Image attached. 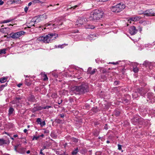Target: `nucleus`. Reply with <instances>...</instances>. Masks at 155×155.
I'll return each mask as SVG.
<instances>
[{
    "mask_svg": "<svg viewBox=\"0 0 155 155\" xmlns=\"http://www.w3.org/2000/svg\"><path fill=\"white\" fill-rule=\"evenodd\" d=\"M58 36L55 33H49L47 35H41L37 38V40L42 43L48 44L51 43L55 40Z\"/></svg>",
    "mask_w": 155,
    "mask_h": 155,
    "instance_id": "nucleus-1",
    "label": "nucleus"
},
{
    "mask_svg": "<svg viewBox=\"0 0 155 155\" xmlns=\"http://www.w3.org/2000/svg\"><path fill=\"white\" fill-rule=\"evenodd\" d=\"M71 91L76 94H82L88 91V84L87 83H83L79 86L72 87Z\"/></svg>",
    "mask_w": 155,
    "mask_h": 155,
    "instance_id": "nucleus-2",
    "label": "nucleus"
},
{
    "mask_svg": "<svg viewBox=\"0 0 155 155\" xmlns=\"http://www.w3.org/2000/svg\"><path fill=\"white\" fill-rule=\"evenodd\" d=\"M104 12L101 10L95 9L90 17L91 20L97 21L99 20L103 16Z\"/></svg>",
    "mask_w": 155,
    "mask_h": 155,
    "instance_id": "nucleus-3",
    "label": "nucleus"
},
{
    "mask_svg": "<svg viewBox=\"0 0 155 155\" xmlns=\"http://www.w3.org/2000/svg\"><path fill=\"white\" fill-rule=\"evenodd\" d=\"M125 8V5L123 2L118 3L115 6L111 7V10L112 12H119L124 9Z\"/></svg>",
    "mask_w": 155,
    "mask_h": 155,
    "instance_id": "nucleus-4",
    "label": "nucleus"
},
{
    "mask_svg": "<svg viewBox=\"0 0 155 155\" xmlns=\"http://www.w3.org/2000/svg\"><path fill=\"white\" fill-rule=\"evenodd\" d=\"M25 32L23 31H21L15 33H12L10 34L11 37L13 39L18 38L22 35H24Z\"/></svg>",
    "mask_w": 155,
    "mask_h": 155,
    "instance_id": "nucleus-5",
    "label": "nucleus"
},
{
    "mask_svg": "<svg viewBox=\"0 0 155 155\" xmlns=\"http://www.w3.org/2000/svg\"><path fill=\"white\" fill-rule=\"evenodd\" d=\"M47 18V16L46 15H43L42 16H41V17L40 18H38V19L35 20L34 21L33 20V21H31L30 23H29V25L30 27H29L30 28L32 26H35V23H38V22L40 20V19L41 18V19H46Z\"/></svg>",
    "mask_w": 155,
    "mask_h": 155,
    "instance_id": "nucleus-6",
    "label": "nucleus"
},
{
    "mask_svg": "<svg viewBox=\"0 0 155 155\" xmlns=\"http://www.w3.org/2000/svg\"><path fill=\"white\" fill-rule=\"evenodd\" d=\"M87 19L84 18H79L76 21L77 25H83L87 21Z\"/></svg>",
    "mask_w": 155,
    "mask_h": 155,
    "instance_id": "nucleus-7",
    "label": "nucleus"
},
{
    "mask_svg": "<svg viewBox=\"0 0 155 155\" xmlns=\"http://www.w3.org/2000/svg\"><path fill=\"white\" fill-rule=\"evenodd\" d=\"M129 33L131 35H134L137 33V30L134 26H131L129 30Z\"/></svg>",
    "mask_w": 155,
    "mask_h": 155,
    "instance_id": "nucleus-8",
    "label": "nucleus"
},
{
    "mask_svg": "<svg viewBox=\"0 0 155 155\" xmlns=\"http://www.w3.org/2000/svg\"><path fill=\"white\" fill-rule=\"evenodd\" d=\"M154 14L155 13H154L151 9L147 10L144 13V15L147 16L154 15Z\"/></svg>",
    "mask_w": 155,
    "mask_h": 155,
    "instance_id": "nucleus-9",
    "label": "nucleus"
},
{
    "mask_svg": "<svg viewBox=\"0 0 155 155\" xmlns=\"http://www.w3.org/2000/svg\"><path fill=\"white\" fill-rule=\"evenodd\" d=\"M140 17L135 16L131 17L128 20V22L130 23H131V21H136L139 20L141 18Z\"/></svg>",
    "mask_w": 155,
    "mask_h": 155,
    "instance_id": "nucleus-10",
    "label": "nucleus"
},
{
    "mask_svg": "<svg viewBox=\"0 0 155 155\" xmlns=\"http://www.w3.org/2000/svg\"><path fill=\"white\" fill-rule=\"evenodd\" d=\"M91 69V68H89L88 69L87 72L88 73L91 74H93L95 73L97 70L96 69H94L92 70Z\"/></svg>",
    "mask_w": 155,
    "mask_h": 155,
    "instance_id": "nucleus-11",
    "label": "nucleus"
},
{
    "mask_svg": "<svg viewBox=\"0 0 155 155\" xmlns=\"http://www.w3.org/2000/svg\"><path fill=\"white\" fill-rule=\"evenodd\" d=\"M42 109V108L41 106H38L34 107L32 110L33 112H34L37 111L41 110Z\"/></svg>",
    "mask_w": 155,
    "mask_h": 155,
    "instance_id": "nucleus-12",
    "label": "nucleus"
},
{
    "mask_svg": "<svg viewBox=\"0 0 155 155\" xmlns=\"http://www.w3.org/2000/svg\"><path fill=\"white\" fill-rule=\"evenodd\" d=\"M26 151V148L21 147L18 150V152L21 154H24Z\"/></svg>",
    "mask_w": 155,
    "mask_h": 155,
    "instance_id": "nucleus-13",
    "label": "nucleus"
},
{
    "mask_svg": "<svg viewBox=\"0 0 155 155\" xmlns=\"http://www.w3.org/2000/svg\"><path fill=\"white\" fill-rule=\"evenodd\" d=\"M28 101L30 102H34L35 98L32 95H31L29 96L27 98Z\"/></svg>",
    "mask_w": 155,
    "mask_h": 155,
    "instance_id": "nucleus-14",
    "label": "nucleus"
},
{
    "mask_svg": "<svg viewBox=\"0 0 155 155\" xmlns=\"http://www.w3.org/2000/svg\"><path fill=\"white\" fill-rule=\"evenodd\" d=\"M85 26L86 28L90 29H93L95 27L94 25L89 24H87Z\"/></svg>",
    "mask_w": 155,
    "mask_h": 155,
    "instance_id": "nucleus-15",
    "label": "nucleus"
},
{
    "mask_svg": "<svg viewBox=\"0 0 155 155\" xmlns=\"http://www.w3.org/2000/svg\"><path fill=\"white\" fill-rule=\"evenodd\" d=\"M8 78L7 77H4L0 78V82L3 83L5 82Z\"/></svg>",
    "mask_w": 155,
    "mask_h": 155,
    "instance_id": "nucleus-16",
    "label": "nucleus"
},
{
    "mask_svg": "<svg viewBox=\"0 0 155 155\" xmlns=\"http://www.w3.org/2000/svg\"><path fill=\"white\" fill-rule=\"evenodd\" d=\"M147 97L150 100H151L154 98L153 94L152 93H147Z\"/></svg>",
    "mask_w": 155,
    "mask_h": 155,
    "instance_id": "nucleus-17",
    "label": "nucleus"
},
{
    "mask_svg": "<svg viewBox=\"0 0 155 155\" xmlns=\"http://www.w3.org/2000/svg\"><path fill=\"white\" fill-rule=\"evenodd\" d=\"M15 101H14V103L17 104L18 103H19L21 102L20 101V100L21 99V98L20 97H16L15 98Z\"/></svg>",
    "mask_w": 155,
    "mask_h": 155,
    "instance_id": "nucleus-18",
    "label": "nucleus"
},
{
    "mask_svg": "<svg viewBox=\"0 0 155 155\" xmlns=\"http://www.w3.org/2000/svg\"><path fill=\"white\" fill-rule=\"evenodd\" d=\"M6 141L3 139H0V146H2L3 144H6Z\"/></svg>",
    "mask_w": 155,
    "mask_h": 155,
    "instance_id": "nucleus-19",
    "label": "nucleus"
},
{
    "mask_svg": "<svg viewBox=\"0 0 155 155\" xmlns=\"http://www.w3.org/2000/svg\"><path fill=\"white\" fill-rule=\"evenodd\" d=\"M14 111V109L12 107H10L8 110V114L9 115L12 114Z\"/></svg>",
    "mask_w": 155,
    "mask_h": 155,
    "instance_id": "nucleus-20",
    "label": "nucleus"
},
{
    "mask_svg": "<svg viewBox=\"0 0 155 155\" xmlns=\"http://www.w3.org/2000/svg\"><path fill=\"white\" fill-rule=\"evenodd\" d=\"M78 151V148H77L74 150L72 151L71 154L73 155H76Z\"/></svg>",
    "mask_w": 155,
    "mask_h": 155,
    "instance_id": "nucleus-21",
    "label": "nucleus"
},
{
    "mask_svg": "<svg viewBox=\"0 0 155 155\" xmlns=\"http://www.w3.org/2000/svg\"><path fill=\"white\" fill-rule=\"evenodd\" d=\"M13 19H9L6 20H5L3 21H1V23H7L10 21H11L13 20Z\"/></svg>",
    "mask_w": 155,
    "mask_h": 155,
    "instance_id": "nucleus-22",
    "label": "nucleus"
},
{
    "mask_svg": "<svg viewBox=\"0 0 155 155\" xmlns=\"http://www.w3.org/2000/svg\"><path fill=\"white\" fill-rule=\"evenodd\" d=\"M7 85V84L6 83L5 85H1V86L0 87V91H2L4 87L6 86Z\"/></svg>",
    "mask_w": 155,
    "mask_h": 155,
    "instance_id": "nucleus-23",
    "label": "nucleus"
},
{
    "mask_svg": "<svg viewBox=\"0 0 155 155\" xmlns=\"http://www.w3.org/2000/svg\"><path fill=\"white\" fill-rule=\"evenodd\" d=\"M133 97L134 98H136L138 96V95L137 92H135L132 94Z\"/></svg>",
    "mask_w": 155,
    "mask_h": 155,
    "instance_id": "nucleus-24",
    "label": "nucleus"
},
{
    "mask_svg": "<svg viewBox=\"0 0 155 155\" xmlns=\"http://www.w3.org/2000/svg\"><path fill=\"white\" fill-rule=\"evenodd\" d=\"M5 49H3L0 50V54H5L6 53Z\"/></svg>",
    "mask_w": 155,
    "mask_h": 155,
    "instance_id": "nucleus-25",
    "label": "nucleus"
},
{
    "mask_svg": "<svg viewBox=\"0 0 155 155\" xmlns=\"http://www.w3.org/2000/svg\"><path fill=\"white\" fill-rule=\"evenodd\" d=\"M57 94L55 93H53L51 95V97L53 98H56L57 97Z\"/></svg>",
    "mask_w": 155,
    "mask_h": 155,
    "instance_id": "nucleus-26",
    "label": "nucleus"
},
{
    "mask_svg": "<svg viewBox=\"0 0 155 155\" xmlns=\"http://www.w3.org/2000/svg\"><path fill=\"white\" fill-rule=\"evenodd\" d=\"M51 136L54 138H56L57 137L56 135L54 133H51Z\"/></svg>",
    "mask_w": 155,
    "mask_h": 155,
    "instance_id": "nucleus-27",
    "label": "nucleus"
},
{
    "mask_svg": "<svg viewBox=\"0 0 155 155\" xmlns=\"http://www.w3.org/2000/svg\"><path fill=\"white\" fill-rule=\"evenodd\" d=\"M148 61H144V63L143 64L144 66H145L146 67H147L148 66Z\"/></svg>",
    "mask_w": 155,
    "mask_h": 155,
    "instance_id": "nucleus-28",
    "label": "nucleus"
},
{
    "mask_svg": "<svg viewBox=\"0 0 155 155\" xmlns=\"http://www.w3.org/2000/svg\"><path fill=\"white\" fill-rule=\"evenodd\" d=\"M138 68L136 67L135 68H134L133 69V71L135 72V73H137L138 72Z\"/></svg>",
    "mask_w": 155,
    "mask_h": 155,
    "instance_id": "nucleus-29",
    "label": "nucleus"
},
{
    "mask_svg": "<svg viewBox=\"0 0 155 155\" xmlns=\"http://www.w3.org/2000/svg\"><path fill=\"white\" fill-rule=\"evenodd\" d=\"M41 126L42 127L45 126V121H43V122L41 121L40 123V124Z\"/></svg>",
    "mask_w": 155,
    "mask_h": 155,
    "instance_id": "nucleus-30",
    "label": "nucleus"
},
{
    "mask_svg": "<svg viewBox=\"0 0 155 155\" xmlns=\"http://www.w3.org/2000/svg\"><path fill=\"white\" fill-rule=\"evenodd\" d=\"M132 122H133V124L135 125L136 124V123L134 122H134H137V119L136 118H133V119L132 120Z\"/></svg>",
    "mask_w": 155,
    "mask_h": 155,
    "instance_id": "nucleus-31",
    "label": "nucleus"
},
{
    "mask_svg": "<svg viewBox=\"0 0 155 155\" xmlns=\"http://www.w3.org/2000/svg\"><path fill=\"white\" fill-rule=\"evenodd\" d=\"M51 106H47L45 107H42V109H48L49 108H51Z\"/></svg>",
    "mask_w": 155,
    "mask_h": 155,
    "instance_id": "nucleus-32",
    "label": "nucleus"
},
{
    "mask_svg": "<svg viewBox=\"0 0 155 155\" xmlns=\"http://www.w3.org/2000/svg\"><path fill=\"white\" fill-rule=\"evenodd\" d=\"M32 2L34 4L39 3L38 0H33L32 1Z\"/></svg>",
    "mask_w": 155,
    "mask_h": 155,
    "instance_id": "nucleus-33",
    "label": "nucleus"
},
{
    "mask_svg": "<svg viewBox=\"0 0 155 155\" xmlns=\"http://www.w3.org/2000/svg\"><path fill=\"white\" fill-rule=\"evenodd\" d=\"M41 121V120L40 118H38L37 119L36 122L38 124H39L40 123Z\"/></svg>",
    "mask_w": 155,
    "mask_h": 155,
    "instance_id": "nucleus-34",
    "label": "nucleus"
},
{
    "mask_svg": "<svg viewBox=\"0 0 155 155\" xmlns=\"http://www.w3.org/2000/svg\"><path fill=\"white\" fill-rule=\"evenodd\" d=\"M19 1H15V0H13V1H11V4H13L14 3H18V2H19Z\"/></svg>",
    "mask_w": 155,
    "mask_h": 155,
    "instance_id": "nucleus-35",
    "label": "nucleus"
},
{
    "mask_svg": "<svg viewBox=\"0 0 155 155\" xmlns=\"http://www.w3.org/2000/svg\"><path fill=\"white\" fill-rule=\"evenodd\" d=\"M44 78L43 79L44 81H46V80H47L48 79V78L46 74H45L44 75Z\"/></svg>",
    "mask_w": 155,
    "mask_h": 155,
    "instance_id": "nucleus-36",
    "label": "nucleus"
},
{
    "mask_svg": "<svg viewBox=\"0 0 155 155\" xmlns=\"http://www.w3.org/2000/svg\"><path fill=\"white\" fill-rule=\"evenodd\" d=\"M38 138L39 137H38V136L36 137L35 136H34L32 140H37L38 139Z\"/></svg>",
    "mask_w": 155,
    "mask_h": 155,
    "instance_id": "nucleus-37",
    "label": "nucleus"
},
{
    "mask_svg": "<svg viewBox=\"0 0 155 155\" xmlns=\"http://www.w3.org/2000/svg\"><path fill=\"white\" fill-rule=\"evenodd\" d=\"M25 84L27 86H29L31 84L30 83V82L29 81H27L26 79L25 80Z\"/></svg>",
    "mask_w": 155,
    "mask_h": 155,
    "instance_id": "nucleus-38",
    "label": "nucleus"
},
{
    "mask_svg": "<svg viewBox=\"0 0 155 155\" xmlns=\"http://www.w3.org/2000/svg\"><path fill=\"white\" fill-rule=\"evenodd\" d=\"M46 1V0H38L39 2L41 3H45Z\"/></svg>",
    "mask_w": 155,
    "mask_h": 155,
    "instance_id": "nucleus-39",
    "label": "nucleus"
},
{
    "mask_svg": "<svg viewBox=\"0 0 155 155\" xmlns=\"http://www.w3.org/2000/svg\"><path fill=\"white\" fill-rule=\"evenodd\" d=\"M72 140L73 141L75 142H77L78 141V140L76 138H74L72 139Z\"/></svg>",
    "mask_w": 155,
    "mask_h": 155,
    "instance_id": "nucleus-40",
    "label": "nucleus"
},
{
    "mask_svg": "<svg viewBox=\"0 0 155 155\" xmlns=\"http://www.w3.org/2000/svg\"><path fill=\"white\" fill-rule=\"evenodd\" d=\"M149 22L148 21H143V24L144 25H145L146 24H149Z\"/></svg>",
    "mask_w": 155,
    "mask_h": 155,
    "instance_id": "nucleus-41",
    "label": "nucleus"
},
{
    "mask_svg": "<svg viewBox=\"0 0 155 155\" xmlns=\"http://www.w3.org/2000/svg\"><path fill=\"white\" fill-rule=\"evenodd\" d=\"M28 8L27 6L25 7V8L24 10H25V12L26 13L27 12V11L28 9Z\"/></svg>",
    "mask_w": 155,
    "mask_h": 155,
    "instance_id": "nucleus-42",
    "label": "nucleus"
},
{
    "mask_svg": "<svg viewBox=\"0 0 155 155\" xmlns=\"http://www.w3.org/2000/svg\"><path fill=\"white\" fill-rule=\"evenodd\" d=\"M109 64H113L114 65H117L118 64V63L117 62H109Z\"/></svg>",
    "mask_w": 155,
    "mask_h": 155,
    "instance_id": "nucleus-43",
    "label": "nucleus"
},
{
    "mask_svg": "<svg viewBox=\"0 0 155 155\" xmlns=\"http://www.w3.org/2000/svg\"><path fill=\"white\" fill-rule=\"evenodd\" d=\"M118 149L119 150H121V146L120 144L118 145Z\"/></svg>",
    "mask_w": 155,
    "mask_h": 155,
    "instance_id": "nucleus-44",
    "label": "nucleus"
},
{
    "mask_svg": "<svg viewBox=\"0 0 155 155\" xmlns=\"http://www.w3.org/2000/svg\"><path fill=\"white\" fill-rule=\"evenodd\" d=\"M65 45L63 44L62 45H59L58 47L60 48H63V46Z\"/></svg>",
    "mask_w": 155,
    "mask_h": 155,
    "instance_id": "nucleus-45",
    "label": "nucleus"
},
{
    "mask_svg": "<svg viewBox=\"0 0 155 155\" xmlns=\"http://www.w3.org/2000/svg\"><path fill=\"white\" fill-rule=\"evenodd\" d=\"M4 3L3 1H2V0H0V5H2Z\"/></svg>",
    "mask_w": 155,
    "mask_h": 155,
    "instance_id": "nucleus-46",
    "label": "nucleus"
},
{
    "mask_svg": "<svg viewBox=\"0 0 155 155\" xmlns=\"http://www.w3.org/2000/svg\"><path fill=\"white\" fill-rule=\"evenodd\" d=\"M49 132V131L48 130H45L44 131V133H45V134H48V133Z\"/></svg>",
    "mask_w": 155,
    "mask_h": 155,
    "instance_id": "nucleus-47",
    "label": "nucleus"
},
{
    "mask_svg": "<svg viewBox=\"0 0 155 155\" xmlns=\"http://www.w3.org/2000/svg\"><path fill=\"white\" fill-rule=\"evenodd\" d=\"M102 72L103 73H105L107 72V71L105 69H104L103 70H101Z\"/></svg>",
    "mask_w": 155,
    "mask_h": 155,
    "instance_id": "nucleus-48",
    "label": "nucleus"
},
{
    "mask_svg": "<svg viewBox=\"0 0 155 155\" xmlns=\"http://www.w3.org/2000/svg\"><path fill=\"white\" fill-rule=\"evenodd\" d=\"M77 7H78V6L77 5H75L73 7H71V8H73V9H75V8H76Z\"/></svg>",
    "mask_w": 155,
    "mask_h": 155,
    "instance_id": "nucleus-49",
    "label": "nucleus"
},
{
    "mask_svg": "<svg viewBox=\"0 0 155 155\" xmlns=\"http://www.w3.org/2000/svg\"><path fill=\"white\" fill-rule=\"evenodd\" d=\"M14 149H15V150L16 152H18V150H17V148L16 147H15V146H14Z\"/></svg>",
    "mask_w": 155,
    "mask_h": 155,
    "instance_id": "nucleus-50",
    "label": "nucleus"
},
{
    "mask_svg": "<svg viewBox=\"0 0 155 155\" xmlns=\"http://www.w3.org/2000/svg\"><path fill=\"white\" fill-rule=\"evenodd\" d=\"M42 150H42V149H41V150H40V154H42V155H45L43 154V152H42Z\"/></svg>",
    "mask_w": 155,
    "mask_h": 155,
    "instance_id": "nucleus-51",
    "label": "nucleus"
},
{
    "mask_svg": "<svg viewBox=\"0 0 155 155\" xmlns=\"http://www.w3.org/2000/svg\"><path fill=\"white\" fill-rule=\"evenodd\" d=\"M22 85V84L20 83L17 85V86L18 87H20Z\"/></svg>",
    "mask_w": 155,
    "mask_h": 155,
    "instance_id": "nucleus-52",
    "label": "nucleus"
},
{
    "mask_svg": "<svg viewBox=\"0 0 155 155\" xmlns=\"http://www.w3.org/2000/svg\"><path fill=\"white\" fill-rule=\"evenodd\" d=\"M44 136V135L43 134H42L41 135H38V137H39V138L40 137H43Z\"/></svg>",
    "mask_w": 155,
    "mask_h": 155,
    "instance_id": "nucleus-53",
    "label": "nucleus"
},
{
    "mask_svg": "<svg viewBox=\"0 0 155 155\" xmlns=\"http://www.w3.org/2000/svg\"><path fill=\"white\" fill-rule=\"evenodd\" d=\"M60 115V117L62 118H63L64 117V114H61Z\"/></svg>",
    "mask_w": 155,
    "mask_h": 155,
    "instance_id": "nucleus-54",
    "label": "nucleus"
},
{
    "mask_svg": "<svg viewBox=\"0 0 155 155\" xmlns=\"http://www.w3.org/2000/svg\"><path fill=\"white\" fill-rule=\"evenodd\" d=\"M21 146V144H18L17 145L15 146V147H16L18 148V147L19 146Z\"/></svg>",
    "mask_w": 155,
    "mask_h": 155,
    "instance_id": "nucleus-55",
    "label": "nucleus"
},
{
    "mask_svg": "<svg viewBox=\"0 0 155 155\" xmlns=\"http://www.w3.org/2000/svg\"><path fill=\"white\" fill-rule=\"evenodd\" d=\"M141 91H140V92H139V93L140 95H141L142 96H143V95L145 93H144L143 94V93H142V92H141Z\"/></svg>",
    "mask_w": 155,
    "mask_h": 155,
    "instance_id": "nucleus-56",
    "label": "nucleus"
},
{
    "mask_svg": "<svg viewBox=\"0 0 155 155\" xmlns=\"http://www.w3.org/2000/svg\"><path fill=\"white\" fill-rule=\"evenodd\" d=\"M33 3L32 2H29L28 4V6H30L31 5V4Z\"/></svg>",
    "mask_w": 155,
    "mask_h": 155,
    "instance_id": "nucleus-57",
    "label": "nucleus"
},
{
    "mask_svg": "<svg viewBox=\"0 0 155 155\" xmlns=\"http://www.w3.org/2000/svg\"><path fill=\"white\" fill-rule=\"evenodd\" d=\"M27 131V130L26 129H25L24 130V132L25 133H26Z\"/></svg>",
    "mask_w": 155,
    "mask_h": 155,
    "instance_id": "nucleus-58",
    "label": "nucleus"
},
{
    "mask_svg": "<svg viewBox=\"0 0 155 155\" xmlns=\"http://www.w3.org/2000/svg\"><path fill=\"white\" fill-rule=\"evenodd\" d=\"M18 136V135L17 134L14 135L13 136V137H16Z\"/></svg>",
    "mask_w": 155,
    "mask_h": 155,
    "instance_id": "nucleus-59",
    "label": "nucleus"
},
{
    "mask_svg": "<svg viewBox=\"0 0 155 155\" xmlns=\"http://www.w3.org/2000/svg\"><path fill=\"white\" fill-rule=\"evenodd\" d=\"M30 150H28V151H27L26 152V153H27V154H29V153H30Z\"/></svg>",
    "mask_w": 155,
    "mask_h": 155,
    "instance_id": "nucleus-60",
    "label": "nucleus"
},
{
    "mask_svg": "<svg viewBox=\"0 0 155 155\" xmlns=\"http://www.w3.org/2000/svg\"><path fill=\"white\" fill-rule=\"evenodd\" d=\"M46 148V147L45 146H44L41 149H42V150H44Z\"/></svg>",
    "mask_w": 155,
    "mask_h": 155,
    "instance_id": "nucleus-61",
    "label": "nucleus"
},
{
    "mask_svg": "<svg viewBox=\"0 0 155 155\" xmlns=\"http://www.w3.org/2000/svg\"><path fill=\"white\" fill-rule=\"evenodd\" d=\"M106 142H107V143H109L110 142L109 141L107 140V141H106Z\"/></svg>",
    "mask_w": 155,
    "mask_h": 155,
    "instance_id": "nucleus-62",
    "label": "nucleus"
},
{
    "mask_svg": "<svg viewBox=\"0 0 155 155\" xmlns=\"http://www.w3.org/2000/svg\"><path fill=\"white\" fill-rule=\"evenodd\" d=\"M49 6H53V5H49V6H48L47 7H49Z\"/></svg>",
    "mask_w": 155,
    "mask_h": 155,
    "instance_id": "nucleus-63",
    "label": "nucleus"
},
{
    "mask_svg": "<svg viewBox=\"0 0 155 155\" xmlns=\"http://www.w3.org/2000/svg\"><path fill=\"white\" fill-rule=\"evenodd\" d=\"M61 103L59 102V103H58V104H61V102H62V101L61 100Z\"/></svg>",
    "mask_w": 155,
    "mask_h": 155,
    "instance_id": "nucleus-64",
    "label": "nucleus"
}]
</instances>
